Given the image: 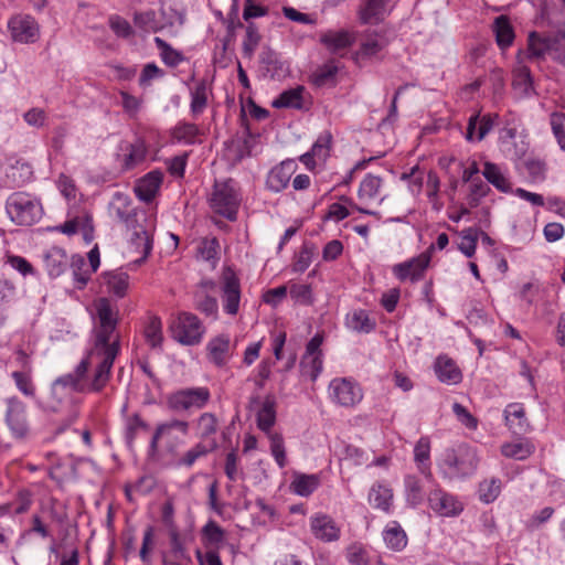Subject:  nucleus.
Returning <instances> with one entry per match:
<instances>
[{
  "mask_svg": "<svg viewBox=\"0 0 565 565\" xmlns=\"http://www.w3.org/2000/svg\"><path fill=\"white\" fill-rule=\"evenodd\" d=\"M332 136L329 131L320 134L312 145L310 151L315 156L318 162H324L330 154Z\"/></svg>",
  "mask_w": 565,
  "mask_h": 565,
  "instance_id": "13d9d810",
  "label": "nucleus"
},
{
  "mask_svg": "<svg viewBox=\"0 0 565 565\" xmlns=\"http://www.w3.org/2000/svg\"><path fill=\"white\" fill-rule=\"evenodd\" d=\"M329 398L340 406L350 407L361 402L362 391H329Z\"/></svg>",
  "mask_w": 565,
  "mask_h": 565,
  "instance_id": "052dcab7",
  "label": "nucleus"
},
{
  "mask_svg": "<svg viewBox=\"0 0 565 565\" xmlns=\"http://www.w3.org/2000/svg\"><path fill=\"white\" fill-rule=\"evenodd\" d=\"M6 177L9 180L10 185L22 186L33 178L32 166L26 161L17 160L9 167Z\"/></svg>",
  "mask_w": 565,
  "mask_h": 565,
  "instance_id": "473e14b6",
  "label": "nucleus"
},
{
  "mask_svg": "<svg viewBox=\"0 0 565 565\" xmlns=\"http://www.w3.org/2000/svg\"><path fill=\"white\" fill-rule=\"evenodd\" d=\"M505 424L514 435H524L529 430L524 407L520 403H511L504 409Z\"/></svg>",
  "mask_w": 565,
  "mask_h": 565,
  "instance_id": "b1692460",
  "label": "nucleus"
},
{
  "mask_svg": "<svg viewBox=\"0 0 565 565\" xmlns=\"http://www.w3.org/2000/svg\"><path fill=\"white\" fill-rule=\"evenodd\" d=\"M387 45V40L384 35L379 33H371L365 35L361 42L359 54L363 57H373L383 51Z\"/></svg>",
  "mask_w": 565,
  "mask_h": 565,
  "instance_id": "a19ab883",
  "label": "nucleus"
},
{
  "mask_svg": "<svg viewBox=\"0 0 565 565\" xmlns=\"http://www.w3.org/2000/svg\"><path fill=\"white\" fill-rule=\"evenodd\" d=\"M162 181L163 173L160 170H152L136 181L134 192L140 201L149 203L158 194Z\"/></svg>",
  "mask_w": 565,
  "mask_h": 565,
  "instance_id": "6ab92c4d",
  "label": "nucleus"
},
{
  "mask_svg": "<svg viewBox=\"0 0 565 565\" xmlns=\"http://www.w3.org/2000/svg\"><path fill=\"white\" fill-rule=\"evenodd\" d=\"M267 434L270 440V452L275 458L276 463L279 466V468H285L287 465V457L282 436L278 433Z\"/></svg>",
  "mask_w": 565,
  "mask_h": 565,
  "instance_id": "680f3d73",
  "label": "nucleus"
},
{
  "mask_svg": "<svg viewBox=\"0 0 565 565\" xmlns=\"http://www.w3.org/2000/svg\"><path fill=\"white\" fill-rule=\"evenodd\" d=\"M30 398H35L39 406L51 413L61 414L65 426L77 417L75 401L68 391H22Z\"/></svg>",
  "mask_w": 565,
  "mask_h": 565,
  "instance_id": "7ed1b4c3",
  "label": "nucleus"
},
{
  "mask_svg": "<svg viewBox=\"0 0 565 565\" xmlns=\"http://www.w3.org/2000/svg\"><path fill=\"white\" fill-rule=\"evenodd\" d=\"M518 166L524 168L533 181L543 180L545 178V163L540 159L529 157L522 162H519Z\"/></svg>",
  "mask_w": 565,
  "mask_h": 565,
  "instance_id": "0e129e2a",
  "label": "nucleus"
},
{
  "mask_svg": "<svg viewBox=\"0 0 565 565\" xmlns=\"http://www.w3.org/2000/svg\"><path fill=\"white\" fill-rule=\"evenodd\" d=\"M260 403L257 411V427L264 433H271L276 423V399L268 394Z\"/></svg>",
  "mask_w": 565,
  "mask_h": 565,
  "instance_id": "cd10ccee",
  "label": "nucleus"
},
{
  "mask_svg": "<svg viewBox=\"0 0 565 565\" xmlns=\"http://www.w3.org/2000/svg\"><path fill=\"white\" fill-rule=\"evenodd\" d=\"M172 338L184 345L199 344L205 332L201 320L192 312H180L170 324Z\"/></svg>",
  "mask_w": 565,
  "mask_h": 565,
  "instance_id": "0eeeda50",
  "label": "nucleus"
},
{
  "mask_svg": "<svg viewBox=\"0 0 565 565\" xmlns=\"http://www.w3.org/2000/svg\"><path fill=\"white\" fill-rule=\"evenodd\" d=\"M550 57L565 66V32L557 31L552 33V45Z\"/></svg>",
  "mask_w": 565,
  "mask_h": 565,
  "instance_id": "69168bd1",
  "label": "nucleus"
},
{
  "mask_svg": "<svg viewBox=\"0 0 565 565\" xmlns=\"http://www.w3.org/2000/svg\"><path fill=\"white\" fill-rule=\"evenodd\" d=\"M191 114L196 117L201 115L207 105V85L205 81H200L191 90Z\"/></svg>",
  "mask_w": 565,
  "mask_h": 565,
  "instance_id": "3c124183",
  "label": "nucleus"
},
{
  "mask_svg": "<svg viewBox=\"0 0 565 565\" xmlns=\"http://www.w3.org/2000/svg\"><path fill=\"white\" fill-rule=\"evenodd\" d=\"M552 45V34L543 35L537 32H531L527 39L529 58L539 60L550 55Z\"/></svg>",
  "mask_w": 565,
  "mask_h": 565,
  "instance_id": "7c9ffc66",
  "label": "nucleus"
},
{
  "mask_svg": "<svg viewBox=\"0 0 565 565\" xmlns=\"http://www.w3.org/2000/svg\"><path fill=\"white\" fill-rule=\"evenodd\" d=\"M239 203L241 196L234 180L215 182L210 199V206L215 213L228 221H235Z\"/></svg>",
  "mask_w": 565,
  "mask_h": 565,
  "instance_id": "423d86ee",
  "label": "nucleus"
},
{
  "mask_svg": "<svg viewBox=\"0 0 565 565\" xmlns=\"http://www.w3.org/2000/svg\"><path fill=\"white\" fill-rule=\"evenodd\" d=\"M302 86L285 90L273 102V107L300 109L302 107Z\"/></svg>",
  "mask_w": 565,
  "mask_h": 565,
  "instance_id": "a18cd8bd",
  "label": "nucleus"
},
{
  "mask_svg": "<svg viewBox=\"0 0 565 565\" xmlns=\"http://www.w3.org/2000/svg\"><path fill=\"white\" fill-rule=\"evenodd\" d=\"M393 500L392 489L382 483H374L369 492L370 504L386 513L390 512Z\"/></svg>",
  "mask_w": 565,
  "mask_h": 565,
  "instance_id": "72a5a7b5",
  "label": "nucleus"
},
{
  "mask_svg": "<svg viewBox=\"0 0 565 565\" xmlns=\"http://www.w3.org/2000/svg\"><path fill=\"white\" fill-rule=\"evenodd\" d=\"M68 267L72 269L75 287L79 290L85 288L94 273L89 271L87 260L82 255L74 254L71 256Z\"/></svg>",
  "mask_w": 565,
  "mask_h": 565,
  "instance_id": "f704fd0d",
  "label": "nucleus"
},
{
  "mask_svg": "<svg viewBox=\"0 0 565 565\" xmlns=\"http://www.w3.org/2000/svg\"><path fill=\"white\" fill-rule=\"evenodd\" d=\"M337 73L338 66L332 62L327 63L312 74V83L318 87L334 84Z\"/></svg>",
  "mask_w": 565,
  "mask_h": 565,
  "instance_id": "4d7b16f0",
  "label": "nucleus"
},
{
  "mask_svg": "<svg viewBox=\"0 0 565 565\" xmlns=\"http://www.w3.org/2000/svg\"><path fill=\"white\" fill-rule=\"evenodd\" d=\"M216 447L217 444L215 440H211L209 444L198 443L178 459L177 466L190 468L199 458L206 456L209 452L216 449Z\"/></svg>",
  "mask_w": 565,
  "mask_h": 565,
  "instance_id": "58836bf2",
  "label": "nucleus"
},
{
  "mask_svg": "<svg viewBox=\"0 0 565 565\" xmlns=\"http://www.w3.org/2000/svg\"><path fill=\"white\" fill-rule=\"evenodd\" d=\"M501 488L502 482L499 478L484 479L479 483L478 498L482 503H492L500 495Z\"/></svg>",
  "mask_w": 565,
  "mask_h": 565,
  "instance_id": "c03bdc74",
  "label": "nucleus"
},
{
  "mask_svg": "<svg viewBox=\"0 0 565 565\" xmlns=\"http://www.w3.org/2000/svg\"><path fill=\"white\" fill-rule=\"evenodd\" d=\"M193 306L196 310L207 317L216 318L218 312V303L216 298L211 294H202V291H193Z\"/></svg>",
  "mask_w": 565,
  "mask_h": 565,
  "instance_id": "de8ad7c7",
  "label": "nucleus"
},
{
  "mask_svg": "<svg viewBox=\"0 0 565 565\" xmlns=\"http://www.w3.org/2000/svg\"><path fill=\"white\" fill-rule=\"evenodd\" d=\"M102 287L105 291L118 298L125 297L129 287V276L121 270L107 271L102 276Z\"/></svg>",
  "mask_w": 565,
  "mask_h": 565,
  "instance_id": "393cba45",
  "label": "nucleus"
},
{
  "mask_svg": "<svg viewBox=\"0 0 565 565\" xmlns=\"http://www.w3.org/2000/svg\"><path fill=\"white\" fill-rule=\"evenodd\" d=\"M310 530L317 540L324 543L335 542L340 539V526L324 513H316L310 516Z\"/></svg>",
  "mask_w": 565,
  "mask_h": 565,
  "instance_id": "a211bd4d",
  "label": "nucleus"
},
{
  "mask_svg": "<svg viewBox=\"0 0 565 565\" xmlns=\"http://www.w3.org/2000/svg\"><path fill=\"white\" fill-rule=\"evenodd\" d=\"M199 128L195 124L179 121L171 131V136L178 142L193 145L196 141Z\"/></svg>",
  "mask_w": 565,
  "mask_h": 565,
  "instance_id": "8fccbe9b",
  "label": "nucleus"
},
{
  "mask_svg": "<svg viewBox=\"0 0 565 565\" xmlns=\"http://www.w3.org/2000/svg\"><path fill=\"white\" fill-rule=\"evenodd\" d=\"M493 32L495 34L497 44L501 49L509 47L513 43L514 31L508 17L500 15L495 18Z\"/></svg>",
  "mask_w": 565,
  "mask_h": 565,
  "instance_id": "4c0bfd02",
  "label": "nucleus"
},
{
  "mask_svg": "<svg viewBox=\"0 0 565 565\" xmlns=\"http://www.w3.org/2000/svg\"><path fill=\"white\" fill-rule=\"evenodd\" d=\"M6 423L14 438L24 439L28 437L30 427L26 418L25 406L17 397L8 399Z\"/></svg>",
  "mask_w": 565,
  "mask_h": 565,
  "instance_id": "f8f14e48",
  "label": "nucleus"
},
{
  "mask_svg": "<svg viewBox=\"0 0 565 565\" xmlns=\"http://www.w3.org/2000/svg\"><path fill=\"white\" fill-rule=\"evenodd\" d=\"M6 212L14 224L31 226L40 221L43 209L40 201L29 193L14 192L6 201Z\"/></svg>",
  "mask_w": 565,
  "mask_h": 565,
  "instance_id": "20e7f679",
  "label": "nucleus"
},
{
  "mask_svg": "<svg viewBox=\"0 0 565 565\" xmlns=\"http://www.w3.org/2000/svg\"><path fill=\"white\" fill-rule=\"evenodd\" d=\"M320 486L319 475H306L301 472H295L294 479L290 483V489L294 493L300 497H309Z\"/></svg>",
  "mask_w": 565,
  "mask_h": 565,
  "instance_id": "2f4dec72",
  "label": "nucleus"
},
{
  "mask_svg": "<svg viewBox=\"0 0 565 565\" xmlns=\"http://www.w3.org/2000/svg\"><path fill=\"white\" fill-rule=\"evenodd\" d=\"M404 486L407 503L412 507L419 505L425 497L420 479L414 475H407L404 479Z\"/></svg>",
  "mask_w": 565,
  "mask_h": 565,
  "instance_id": "49530a36",
  "label": "nucleus"
},
{
  "mask_svg": "<svg viewBox=\"0 0 565 565\" xmlns=\"http://www.w3.org/2000/svg\"><path fill=\"white\" fill-rule=\"evenodd\" d=\"M535 450L530 441L507 443L501 446V454L507 458L516 460L527 459Z\"/></svg>",
  "mask_w": 565,
  "mask_h": 565,
  "instance_id": "79ce46f5",
  "label": "nucleus"
},
{
  "mask_svg": "<svg viewBox=\"0 0 565 565\" xmlns=\"http://www.w3.org/2000/svg\"><path fill=\"white\" fill-rule=\"evenodd\" d=\"M301 365L303 373L308 375L311 381H316L322 371V354L305 355Z\"/></svg>",
  "mask_w": 565,
  "mask_h": 565,
  "instance_id": "338daca9",
  "label": "nucleus"
},
{
  "mask_svg": "<svg viewBox=\"0 0 565 565\" xmlns=\"http://www.w3.org/2000/svg\"><path fill=\"white\" fill-rule=\"evenodd\" d=\"M199 437L209 444L217 431V418L212 413H203L198 420Z\"/></svg>",
  "mask_w": 565,
  "mask_h": 565,
  "instance_id": "5fc2aeb1",
  "label": "nucleus"
},
{
  "mask_svg": "<svg viewBox=\"0 0 565 565\" xmlns=\"http://www.w3.org/2000/svg\"><path fill=\"white\" fill-rule=\"evenodd\" d=\"M153 42L157 49L160 51V57L162 62L170 67H175L184 61V56L181 52L173 49L163 39L156 36Z\"/></svg>",
  "mask_w": 565,
  "mask_h": 565,
  "instance_id": "09e8293b",
  "label": "nucleus"
},
{
  "mask_svg": "<svg viewBox=\"0 0 565 565\" xmlns=\"http://www.w3.org/2000/svg\"><path fill=\"white\" fill-rule=\"evenodd\" d=\"M397 0H362L359 17L362 23H379L388 15Z\"/></svg>",
  "mask_w": 565,
  "mask_h": 565,
  "instance_id": "f3484780",
  "label": "nucleus"
},
{
  "mask_svg": "<svg viewBox=\"0 0 565 565\" xmlns=\"http://www.w3.org/2000/svg\"><path fill=\"white\" fill-rule=\"evenodd\" d=\"M345 326L358 333H371L376 328V320L364 309H356L347 315Z\"/></svg>",
  "mask_w": 565,
  "mask_h": 565,
  "instance_id": "bb28decb",
  "label": "nucleus"
},
{
  "mask_svg": "<svg viewBox=\"0 0 565 565\" xmlns=\"http://www.w3.org/2000/svg\"><path fill=\"white\" fill-rule=\"evenodd\" d=\"M145 338L147 343L151 348H160L163 335H162V322L160 318L152 316L149 318L145 327Z\"/></svg>",
  "mask_w": 565,
  "mask_h": 565,
  "instance_id": "603ef678",
  "label": "nucleus"
},
{
  "mask_svg": "<svg viewBox=\"0 0 565 565\" xmlns=\"http://www.w3.org/2000/svg\"><path fill=\"white\" fill-rule=\"evenodd\" d=\"M381 186L382 179L367 173L360 183L358 196L363 203H369L379 196Z\"/></svg>",
  "mask_w": 565,
  "mask_h": 565,
  "instance_id": "ea45409f",
  "label": "nucleus"
},
{
  "mask_svg": "<svg viewBox=\"0 0 565 565\" xmlns=\"http://www.w3.org/2000/svg\"><path fill=\"white\" fill-rule=\"evenodd\" d=\"M43 259L49 276L56 278L68 268L71 257L62 247L53 246L45 252Z\"/></svg>",
  "mask_w": 565,
  "mask_h": 565,
  "instance_id": "5701e85b",
  "label": "nucleus"
},
{
  "mask_svg": "<svg viewBox=\"0 0 565 565\" xmlns=\"http://www.w3.org/2000/svg\"><path fill=\"white\" fill-rule=\"evenodd\" d=\"M383 540L387 548L395 552L403 551L408 542L405 531L397 521H392L386 525L383 531Z\"/></svg>",
  "mask_w": 565,
  "mask_h": 565,
  "instance_id": "c756f323",
  "label": "nucleus"
},
{
  "mask_svg": "<svg viewBox=\"0 0 565 565\" xmlns=\"http://www.w3.org/2000/svg\"><path fill=\"white\" fill-rule=\"evenodd\" d=\"M130 217V222L122 224L128 231H132L130 245L137 253L141 254V257L136 260L137 264H141L152 250V239L148 230L140 223V217L145 218V213L136 210Z\"/></svg>",
  "mask_w": 565,
  "mask_h": 565,
  "instance_id": "1a4fd4ad",
  "label": "nucleus"
},
{
  "mask_svg": "<svg viewBox=\"0 0 565 565\" xmlns=\"http://www.w3.org/2000/svg\"><path fill=\"white\" fill-rule=\"evenodd\" d=\"M120 149L124 151L120 166L125 171L132 170L141 164L148 154V146L141 137H137L132 142H126Z\"/></svg>",
  "mask_w": 565,
  "mask_h": 565,
  "instance_id": "aec40b11",
  "label": "nucleus"
},
{
  "mask_svg": "<svg viewBox=\"0 0 565 565\" xmlns=\"http://www.w3.org/2000/svg\"><path fill=\"white\" fill-rule=\"evenodd\" d=\"M434 371L439 381L447 385H457L462 379L461 370L456 361L446 354L436 358Z\"/></svg>",
  "mask_w": 565,
  "mask_h": 565,
  "instance_id": "412c9836",
  "label": "nucleus"
},
{
  "mask_svg": "<svg viewBox=\"0 0 565 565\" xmlns=\"http://www.w3.org/2000/svg\"><path fill=\"white\" fill-rule=\"evenodd\" d=\"M181 433L186 436L189 433V423L185 420L172 419L167 423L159 424L152 435L148 449V458L152 461L160 460L159 440H164V451L171 456H175L182 440L173 436V431Z\"/></svg>",
  "mask_w": 565,
  "mask_h": 565,
  "instance_id": "39448f33",
  "label": "nucleus"
},
{
  "mask_svg": "<svg viewBox=\"0 0 565 565\" xmlns=\"http://www.w3.org/2000/svg\"><path fill=\"white\" fill-rule=\"evenodd\" d=\"M316 253V246L311 242H305L295 256L292 270L296 273L306 271L312 263V257Z\"/></svg>",
  "mask_w": 565,
  "mask_h": 565,
  "instance_id": "864d4df0",
  "label": "nucleus"
},
{
  "mask_svg": "<svg viewBox=\"0 0 565 565\" xmlns=\"http://www.w3.org/2000/svg\"><path fill=\"white\" fill-rule=\"evenodd\" d=\"M480 460L478 449L462 443L445 449L438 462V471L448 481L466 480L477 472Z\"/></svg>",
  "mask_w": 565,
  "mask_h": 565,
  "instance_id": "f03ea898",
  "label": "nucleus"
},
{
  "mask_svg": "<svg viewBox=\"0 0 565 565\" xmlns=\"http://www.w3.org/2000/svg\"><path fill=\"white\" fill-rule=\"evenodd\" d=\"M482 174L487 179V181L499 191L503 193H508L511 191V183L498 164L492 162H486Z\"/></svg>",
  "mask_w": 565,
  "mask_h": 565,
  "instance_id": "e433bc0d",
  "label": "nucleus"
},
{
  "mask_svg": "<svg viewBox=\"0 0 565 565\" xmlns=\"http://www.w3.org/2000/svg\"><path fill=\"white\" fill-rule=\"evenodd\" d=\"M513 87L523 95L530 94L533 88V79L527 66L521 65L514 71Z\"/></svg>",
  "mask_w": 565,
  "mask_h": 565,
  "instance_id": "6e6d98bb",
  "label": "nucleus"
},
{
  "mask_svg": "<svg viewBox=\"0 0 565 565\" xmlns=\"http://www.w3.org/2000/svg\"><path fill=\"white\" fill-rule=\"evenodd\" d=\"M8 29L14 42L31 44L40 38V26L29 14H15L8 21Z\"/></svg>",
  "mask_w": 565,
  "mask_h": 565,
  "instance_id": "9d476101",
  "label": "nucleus"
},
{
  "mask_svg": "<svg viewBox=\"0 0 565 565\" xmlns=\"http://www.w3.org/2000/svg\"><path fill=\"white\" fill-rule=\"evenodd\" d=\"M550 125L559 148L565 151V113H552L550 116Z\"/></svg>",
  "mask_w": 565,
  "mask_h": 565,
  "instance_id": "e2e57ef3",
  "label": "nucleus"
},
{
  "mask_svg": "<svg viewBox=\"0 0 565 565\" xmlns=\"http://www.w3.org/2000/svg\"><path fill=\"white\" fill-rule=\"evenodd\" d=\"M498 118V115H483L479 114L471 115L468 125L465 138L467 141H480L482 140L493 128L494 120Z\"/></svg>",
  "mask_w": 565,
  "mask_h": 565,
  "instance_id": "4be33fe9",
  "label": "nucleus"
},
{
  "mask_svg": "<svg viewBox=\"0 0 565 565\" xmlns=\"http://www.w3.org/2000/svg\"><path fill=\"white\" fill-rule=\"evenodd\" d=\"M137 209L132 206L131 199L121 192H116L109 203V212L120 223L130 222L131 213Z\"/></svg>",
  "mask_w": 565,
  "mask_h": 565,
  "instance_id": "a878e982",
  "label": "nucleus"
},
{
  "mask_svg": "<svg viewBox=\"0 0 565 565\" xmlns=\"http://www.w3.org/2000/svg\"><path fill=\"white\" fill-rule=\"evenodd\" d=\"M218 249L220 243L216 237L203 238L198 246L199 255L206 262L216 260L218 258Z\"/></svg>",
  "mask_w": 565,
  "mask_h": 565,
  "instance_id": "774afa93",
  "label": "nucleus"
},
{
  "mask_svg": "<svg viewBox=\"0 0 565 565\" xmlns=\"http://www.w3.org/2000/svg\"><path fill=\"white\" fill-rule=\"evenodd\" d=\"M235 347L228 334H217L206 343V358L215 366L224 367L233 356Z\"/></svg>",
  "mask_w": 565,
  "mask_h": 565,
  "instance_id": "ddd939ff",
  "label": "nucleus"
},
{
  "mask_svg": "<svg viewBox=\"0 0 565 565\" xmlns=\"http://www.w3.org/2000/svg\"><path fill=\"white\" fill-rule=\"evenodd\" d=\"M210 399L209 391H174L167 397L170 411L181 413L191 408H202Z\"/></svg>",
  "mask_w": 565,
  "mask_h": 565,
  "instance_id": "9b49d317",
  "label": "nucleus"
},
{
  "mask_svg": "<svg viewBox=\"0 0 565 565\" xmlns=\"http://www.w3.org/2000/svg\"><path fill=\"white\" fill-rule=\"evenodd\" d=\"M320 42L332 53L348 49L353 43V36L344 30H329L321 34Z\"/></svg>",
  "mask_w": 565,
  "mask_h": 565,
  "instance_id": "c85d7f7f",
  "label": "nucleus"
},
{
  "mask_svg": "<svg viewBox=\"0 0 565 565\" xmlns=\"http://www.w3.org/2000/svg\"><path fill=\"white\" fill-rule=\"evenodd\" d=\"M221 298L225 313L237 315L241 302V282L231 267H225L221 276Z\"/></svg>",
  "mask_w": 565,
  "mask_h": 565,
  "instance_id": "6e6552de",
  "label": "nucleus"
},
{
  "mask_svg": "<svg viewBox=\"0 0 565 565\" xmlns=\"http://www.w3.org/2000/svg\"><path fill=\"white\" fill-rule=\"evenodd\" d=\"M108 25L117 38L127 40L135 35L131 24L118 14H113L108 18Z\"/></svg>",
  "mask_w": 565,
  "mask_h": 565,
  "instance_id": "bf43d9fd",
  "label": "nucleus"
},
{
  "mask_svg": "<svg viewBox=\"0 0 565 565\" xmlns=\"http://www.w3.org/2000/svg\"><path fill=\"white\" fill-rule=\"evenodd\" d=\"M298 166L295 160L287 159L270 169L266 177V189L274 193L284 191L290 182Z\"/></svg>",
  "mask_w": 565,
  "mask_h": 565,
  "instance_id": "2eb2a0df",
  "label": "nucleus"
},
{
  "mask_svg": "<svg viewBox=\"0 0 565 565\" xmlns=\"http://www.w3.org/2000/svg\"><path fill=\"white\" fill-rule=\"evenodd\" d=\"M428 504L436 514L445 518L458 516L463 511L462 503L440 488L429 492Z\"/></svg>",
  "mask_w": 565,
  "mask_h": 565,
  "instance_id": "4468645a",
  "label": "nucleus"
},
{
  "mask_svg": "<svg viewBox=\"0 0 565 565\" xmlns=\"http://www.w3.org/2000/svg\"><path fill=\"white\" fill-rule=\"evenodd\" d=\"M135 26L145 33H157L162 29V24L152 9L145 11H135L132 14Z\"/></svg>",
  "mask_w": 565,
  "mask_h": 565,
  "instance_id": "c9c22d12",
  "label": "nucleus"
},
{
  "mask_svg": "<svg viewBox=\"0 0 565 565\" xmlns=\"http://www.w3.org/2000/svg\"><path fill=\"white\" fill-rule=\"evenodd\" d=\"M97 324L95 327V343L92 352L84 358L74 372L58 377L55 384L75 387L87 373L90 360H97L90 388H103L110 376L114 361L119 353V334L117 333L118 315L111 308L107 298L96 302Z\"/></svg>",
  "mask_w": 565,
  "mask_h": 565,
  "instance_id": "f257e3e1",
  "label": "nucleus"
},
{
  "mask_svg": "<svg viewBox=\"0 0 565 565\" xmlns=\"http://www.w3.org/2000/svg\"><path fill=\"white\" fill-rule=\"evenodd\" d=\"M429 263L430 256L427 253H423L409 260L394 265L393 274L401 281L409 279L415 282L423 278Z\"/></svg>",
  "mask_w": 565,
  "mask_h": 565,
  "instance_id": "dca6fc26",
  "label": "nucleus"
},
{
  "mask_svg": "<svg viewBox=\"0 0 565 565\" xmlns=\"http://www.w3.org/2000/svg\"><path fill=\"white\" fill-rule=\"evenodd\" d=\"M414 460L422 473L429 472L430 468V440L428 437H420L414 447Z\"/></svg>",
  "mask_w": 565,
  "mask_h": 565,
  "instance_id": "37998d69",
  "label": "nucleus"
}]
</instances>
